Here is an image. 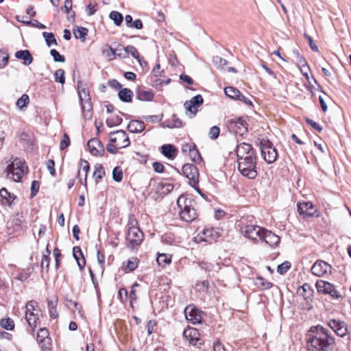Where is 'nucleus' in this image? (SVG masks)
I'll return each mask as SVG.
<instances>
[{
	"mask_svg": "<svg viewBox=\"0 0 351 351\" xmlns=\"http://www.w3.org/2000/svg\"><path fill=\"white\" fill-rule=\"evenodd\" d=\"M159 186L162 193L167 194L173 189V185L171 183L161 182Z\"/></svg>",
	"mask_w": 351,
	"mask_h": 351,
	"instance_id": "nucleus-49",
	"label": "nucleus"
},
{
	"mask_svg": "<svg viewBox=\"0 0 351 351\" xmlns=\"http://www.w3.org/2000/svg\"><path fill=\"white\" fill-rule=\"evenodd\" d=\"M55 163L53 160H48L47 162V167L51 175L54 176L56 174Z\"/></svg>",
	"mask_w": 351,
	"mask_h": 351,
	"instance_id": "nucleus-62",
	"label": "nucleus"
},
{
	"mask_svg": "<svg viewBox=\"0 0 351 351\" xmlns=\"http://www.w3.org/2000/svg\"><path fill=\"white\" fill-rule=\"evenodd\" d=\"M125 50L127 51L128 57L129 54H130L133 58L136 59L140 64H141V60L140 58L139 53L135 47H134L132 45H128L125 47Z\"/></svg>",
	"mask_w": 351,
	"mask_h": 351,
	"instance_id": "nucleus-39",
	"label": "nucleus"
},
{
	"mask_svg": "<svg viewBox=\"0 0 351 351\" xmlns=\"http://www.w3.org/2000/svg\"><path fill=\"white\" fill-rule=\"evenodd\" d=\"M168 124L167 127L173 128H180L182 126V121L178 118L175 114H173L171 117V119L167 121Z\"/></svg>",
	"mask_w": 351,
	"mask_h": 351,
	"instance_id": "nucleus-43",
	"label": "nucleus"
},
{
	"mask_svg": "<svg viewBox=\"0 0 351 351\" xmlns=\"http://www.w3.org/2000/svg\"><path fill=\"white\" fill-rule=\"evenodd\" d=\"M300 69L301 72L303 73V75L306 77V79L308 78V71L309 70V67L307 65L306 61L304 59H302L300 61Z\"/></svg>",
	"mask_w": 351,
	"mask_h": 351,
	"instance_id": "nucleus-54",
	"label": "nucleus"
},
{
	"mask_svg": "<svg viewBox=\"0 0 351 351\" xmlns=\"http://www.w3.org/2000/svg\"><path fill=\"white\" fill-rule=\"evenodd\" d=\"M73 254L74 258L77 262V265L80 269L81 270L83 269L86 265V261L82 252L81 248L78 246H75L73 249Z\"/></svg>",
	"mask_w": 351,
	"mask_h": 351,
	"instance_id": "nucleus-26",
	"label": "nucleus"
},
{
	"mask_svg": "<svg viewBox=\"0 0 351 351\" xmlns=\"http://www.w3.org/2000/svg\"><path fill=\"white\" fill-rule=\"evenodd\" d=\"M116 56H118L121 58H128L125 47H120L116 49Z\"/></svg>",
	"mask_w": 351,
	"mask_h": 351,
	"instance_id": "nucleus-61",
	"label": "nucleus"
},
{
	"mask_svg": "<svg viewBox=\"0 0 351 351\" xmlns=\"http://www.w3.org/2000/svg\"><path fill=\"white\" fill-rule=\"evenodd\" d=\"M255 285L257 287H258L263 289H265V290L269 289L273 286V284L271 282L266 280L265 279H264L263 278H261V277H258L256 278Z\"/></svg>",
	"mask_w": 351,
	"mask_h": 351,
	"instance_id": "nucleus-36",
	"label": "nucleus"
},
{
	"mask_svg": "<svg viewBox=\"0 0 351 351\" xmlns=\"http://www.w3.org/2000/svg\"><path fill=\"white\" fill-rule=\"evenodd\" d=\"M162 154L169 159H173L177 153V149L171 144L164 145L161 147Z\"/></svg>",
	"mask_w": 351,
	"mask_h": 351,
	"instance_id": "nucleus-27",
	"label": "nucleus"
},
{
	"mask_svg": "<svg viewBox=\"0 0 351 351\" xmlns=\"http://www.w3.org/2000/svg\"><path fill=\"white\" fill-rule=\"evenodd\" d=\"M37 342L40 344L43 343V348H47V345L46 343H49L50 339L49 338V332L48 330L45 328H40L37 332L36 337Z\"/></svg>",
	"mask_w": 351,
	"mask_h": 351,
	"instance_id": "nucleus-23",
	"label": "nucleus"
},
{
	"mask_svg": "<svg viewBox=\"0 0 351 351\" xmlns=\"http://www.w3.org/2000/svg\"><path fill=\"white\" fill-rule=\"evenodd\" d=\"M306 337L308 351H331L335 344V339L326 328L320 326H312Z\"/></svg>",
	"mask_w": 351,
	"mask_h": 351,
	"instance_id": "nucleus-2",
	"label": "nucleus"
},
{
	"mask_svg": "<svg viewBox=\"0 0 351 351\" xmlns=\"http://www.w3.org/2000/svg\"><path fill=\"white\" fill-rule=\"evenodd\" d=\"M240 231L243 235L252 239H261L264 228L256 225H245L243 222L240 224Z\"/></svg>",
	"mask_w": 351,
	"mask_h": 351,
	"instance_id": "nucleus-9",
	"label": "nucleus"
},
{
	"mask_svg": "<svg viewBox=\"0 0 351 351\" xmlns=\"http://www.w3.org/2000/svg\"><path fill=\"white\" fill-rule=\"evenodd\" d=\"M57 303H58L57 300H48L49 312L51 317L53 318V319L56 318L58 315L57 310H56Z\"/></svg>",
	"mask_w": 351,
	"mask_h": 351,
	"instance_id": "nucleus-37",
	"label": "nucleus"
},
{
	"mask_svg": "<svg viewBox=\"0 0 351 351\" xmlns=\"http://www.w3.org/2000/svg\"><path fill=\"white\" fill-rule=\"evenodd\" d=\"M50 263V258L47 256V255H43L42 261H41V267L42 269L45 268L46 271H48Z\"/></svg>",
	"mask_w": 351,
	"mask_h": 351,
	"instance_id": "nucleus-60",
	"label": "nucleus"
},
{
	"mask_svg": "<svg viewBox=\"0 0 351 351\" xmlns=\"http://www.w3.org/2000/svg\"><path fill=\"white\" fill-rule=\"evenodd\" d=\"M184 314L186 319L193 324L202 322L203 312L194 306H187L184 309Z\"/></svg>",
	"mask_w": 351,
	"mask_h": 351,
	"instance_id": "nucleus-13",
	"label": "nucleus"
},
{
	"mask_svg": "<svg viewBox=\"0 0 351 351\" xmlns=\"http://www.w3.org/2000/svg\"><path fill=\"white\" fill-rule=\"evenodd\" d=\"M260 239L271 247L277 246L280 241L278 235L265 229H263Z\"/></svg>",
	"mask_w": 351,
	"mask_h": 351,
	"instance_id": "nucleus-19",
	"label": "nucleus"
},
{
	"mask_svg": "<svg viewBox=\"0 0 351 351\" xmlns=\"http://www.w3.org/2000/svg\"><path fill=\"white\" fill-rule=\"evenodd\" d=\"M105 175V171L104 170L103 166L101 164H96L95 166V171L93 172V177L95 180L96 183H98Z\"/></svg>",
	"mask_w": 351,
	"mask_h": 351,
	"instance_id": "nucleus-31",
	"label": "nucleus"
},
{
	"mask_svg": "<svg viewBox=\"0 0 351 351\" xmlns=\"http://www.w3.org/2000/svg\"><path fill=\"white\" fill-rule=\"evenodd\" d=\"M25 319L29 327L32 328V332H33L37 326V322L38 321V314L34 312L25 311Z\"/></svg>",
	"mask_w": 351,
	"mask_h": 351,
	"instance_id": "nucleus-28",
	"label": "nucleus"
},
{
	"mask_svg": "<svg viewBox=\"0 0 351 351\" xmlns=\"http://www.w3.org/2000/svg\"><path fill=\"white\" fill-rule=\"evenodd\" d=\"M88 147L91 154L97 156L104 152L101 143L97 138H91L88 142Z\"/></svg>",
	"mask_w": 351,
	"mask_h": 351,
	"instance_id": "nucleus-20",
	"label": "nucleus"
},
{
	"mask_svg": "<svg viewBox=\"0 0 351 351\" xmlns=\"http://www.w3.org/2000/svg\"><path fill=\"white\" fill-rule=\"evenodd\" d=\"M73 2L72 0H65L64 7L61 8V10H64L67 14V20L69 21H74L75 20V12L72 11Z\"/></svg>",
	"mask_w": 351,
	"mask_h": 351,
	"instance_id": "nucleus-30",
	"label": "nucleus"
},
{
	"mask_svg": "<svg viewBox=\"0 0 351 351\" xmlns=\"http://www.w3.org/2000/svg\"><path fill=\"white\" fill-rule=\"evenodd\" d=\"M122 122V118L117 116L114 119H112V121L110 119H108L106 123L109 126L117 125H119Z\"/></svg>",
	"mask_w": 351,
	"mask_h": 351,
	"instance_id": "nucleus-64",
	"label": "nucleus"
},
{
	"mask_svg": "<svg viewBox=\"0 0 351 351\" xmlns=\"http://www.w3.org/2000/svg\"><path fill=\"white\" fill-rule=\"evenodd\" d=\"M70 145V139L66 134L63 135L62 139L60 142V148L63 150Z\"/></svg>",
	"mask_w": 351,
	"mask_h": 351,
	"instance_id": "nucleus-57",
	"label": "nucleus"
},
{
	"mask_svg": "<svg viewBox=\"0 0 351 351\" xmlns=\"http://www.w3.org/2000/svg\"><path fill=\"white\" fill-rule=\"evenodd\" d=\"M50 54L53 58L55 62H64L65 61V58L64 56L60 55V53L56 49H51L50 51Z\"/></svg>",
	"mask_w": 351,
	"mask_h": 351,
	"instance_id": "nucleus-52",
	"label": "nucleus"
},
{
	"mask_svg": "<svg viewBox=\"0 0 351 351\" xmlns=\"http://www.w3.org/2000/svg\"><path fill=\"white\" fill-rule=\"evenodd\" d=\"M145 128V123L142 121L132 120L128 125V130L132 133H140Z\"/></svg>",
	"mask_w": 351,
	"mask_h": 351,
	"instance_id": "nucleus-24",
	"label": "nucleus"
},
{
	"mask_svg": "<svg viewBox=\"0 0 351 351\" xmlns=\"http://www.w3.org/2000/svg\"><path fill=\"white\" fill-rule=\"evenodd\" d=\"M328 325L337 335L341 337H345L348 332V328L344 322L332 319L329 321Z\"/></svg>",
	"mask_w": 351,
	"mask_h": 351,
	"instance_id": "nucleus-17",
	"label": "nucleus"
},
{
	"mask_svg": "<svg viewBox=\"0 0 351 351\" xmlns=\"http://www.w3.org/2000/svg\"><path fill=\"white\" fill-rule=\"evenodd\" d=\"M112 178L115 182H120L123 178V172L120 167H117L112 171Z\"/></svg>",
	"mask_w": 351,
	"mask_h": 351,
	"instance_id": "nucleus-51",
	"label": "nucleus"
},
{
	"mask_svg": "<svg viewBox=\"0 0 351 351\" xmlns=\"http://www.w3.org/2000/svg\"><path fill=\"white\" fill-rule=\"evenodd\" d=\"M73 34L77 39H81L84 41L88 34V29L83 27H77V29H73Z\"/></svg>",
	"mask_w": 351,
	"mask_h": 351,
	"instance_id": "nucleus-33",
	"label": "nucleus"
},
{
	"mask_svg": "<svg viewBox=\"0 0 351 351\" xmlns=\"http://www.w3.org/2000/svg\"><path fill=\"white\" fill-rule=\"evenodd\" d=\"M0 326L5 330H12L14 328V323L10 318L2 319L0 322Z\"/></svg>",
	"mask_w": 351,
	"mask_h": 351,
	"instance_id": "nucleus-41",
	"label": "nucleus"
},
{
	"mask_svg": "<svg viewBox=\"0 0 351 351\" xmlns=\"http://www.w3.org/2000/svg\"><path fill=\"white\" fill-rule=\"evenodd\" d=\"M65 72L63 69H59L56 70L54 73V80L56 82L60 83L61 84H64L65 82Z\"/></svg>",
	"mask_w": 351,
	"mask_h": 351,
	"instance_id": "nucleus-42",
	"label": "nucleus"
},
{
	"mask_svg": "<svg viewBox=\"0 0 351 351\" xmlns=\"http://www.w3.org/2000/svg\"><path fill=\"white\" fill-rule=\"evenodd\" d=\"M0 197L3 200L5 201V203L9 206L11 205L10 199L13 197V195L10 193L5 188L0 189Z\"/></svg>",
	"mask_w": 351,
	"mask_h": 351,
	"instance_id": "nucleus-44",
	"label": "nucleus"
},
{
	"mask_svg": "<svg viewBox=\"0 0 351 351\" xmlns=\"http://www.w3.org/2000/svg\"><path fill=\"white\" fill-rule=\"evenodd\" d=\"M220 237L219 232L214 228L204 229L195 237L197 242H206L211 243Z\"/></svg>",
	"mask_w": 351,
	"mask_h": 351,
	"instance_id": "nucleus-11",
	"label": "nucleus"
},
{
	"mask_svg": "<svg viewBox=\"0 0 351 351\" xmlns=\"http://www.w3.org/2000/svg\"><path fill=\"white\" fill-rule=\"evenodd\" d=\"M17 59L23 60V64L28 66L33 62V57L28 50H20L15 53Z\"/></svg>",
	"mask_w": 351,
	"mask_h": 351,
	"instance_id": "nucleus-25",
	"label": "nucleus"
},
{
	"mask_svg": "<svg viewBox=\"0 0 351 351\" xmlns=\"http://www.w3.org/2000/svg\"><path fill=\"white\" fill-rule=\"evenodd\" d=\"M224 93L227 97L235 100H237L241 93L239 90L232 86L226 87L224 88Z\"/></svg>",
	"mask_w": 351,
	"mask_h": 351,
	"instance_id": "nucleus-32",
	"label": "nucleus"
},
{
	"mask_svg": "<svg viewBox=\"0 0 351 351\" xmlns=\"http://www.w3.org/2000/svg\"><path fill=\"white\" fill-rule=\"evenodd\" d=\"M228 128L230 132L239 136H243L247 132V123L241 118L229 121Z\"/></svg>",
	"mask_w": 351,
	"mask_h": 351,
	"instance_id": "nucleus-12",
	"label": "nucleus"
},
{
	"mask_svg": "<svg viewBox=\"0 0 351 351\" xmlns=\"http://www.w3.org/2000/svg\"><path fill=\"white\" fill-rule=\"evenodd\" d=\"M331 267L324 261H317L311 267V272L316 276H322L330 271Z\"/></svg>",
	"mask_w": 351,
	"mask_h": 351,
	"instance_id": "nucleus-18",
	"label": "nucleus"
},
{
	"mask_svg": "<svg viewBox=\"0 0 351 351\" xmlns=\"http://www.w3.org/2000/svg\"><path fill=\"white\" fill-rule=\"evenodd\" d=\"M219 132H220V129L219 127L217 126H213L210 129V131H209V137L211 138V139H216L219 135Z\"/></svg>",
	"mask_w": 351,
	"mask_h": 351,
	"instance_id": "nucleus-56",
	"label": "nucleus"
},
{
	"mask_svg": "<svg viewBox=\"0 0 351 351\" xmlns=\"http://www.w3.org/2000/svg\"><path fill=\"white\" fill-rule=\"evenodd\" d=\"M260 149L264 160L271 164L278 158V153L273 143L267 139H262L260 142Z\"/></svg>",
	"mask_w": 351,
	"mask_h": 351,
	"instance_id": "nucleus-6",
	"label": "nucleus"
},
{
	"mask_svg": "<svg viewBox=\"0 0 351 351\" xmlns=\"http://www.w3.org/2000/svg\"><path fill=\"white\" fill-rule=\"evenodd\" d=\"M9 59L8 53L5 51L0 50V67L3 68L5 66Z\"/></svg>",
	"mask_w": 351,
	"mask_h": 351,
	"instance_id": "nucleus-55",
	"label": "nucleus"
},
{
	"mask_svg": "<svg viewBox=\"0 0 351 351\" xmlns=\"http://www.w3.org/2000/svg\"><path fill=\"white\" fill-rule=\"evenodd\" d=\"M202 104L203 98L202 95H197L193 97L191 100L186 101L184 104V106L186 111H189L192 115L194 116L197 113L198 107Z\"/></svg>",
	"mask_w": 351,
	"mask_h": 351,
	"instance_id": "nucleus-15",
	"label": "nucleus"
},
{
	"mask_svg": "<svg viewBox=\"0 0 351 351\" xmlns=\"http://www.w3.org/2000/svg\"><path fill=\"white\" fill-rule=\"evenodd\" d=\"M80 169H79V171H78V175H80L81 170H82L85 173V178H84V185L85 186H86V184H87V182H86L87 175H88V171L90 169V166H89L88 162L86 160H82V159L80 160Z\"/></svg>",
	"mask_w": 351,
	"mask_h": 351,
	"instance_id": "nucleus-38",
	"label": "nucleus"
},
{
	"mask_svg": "<svg viewBox=\"0 0 351 351\" xmlns=\"http://www.w3.org/2000/svg\"><path fill=\"white\" fill-rule=\"evenodd\" d=\"M40 187V184L38 181L34 180L31 184V197H33L38 193Z\"/></svg>",
	"mask_w": 351,
	"mask_h": 351,
	"instance_id": "nucleus-58",
	"label": "nucleus"
},
{
	"mask_svg": "<svg viewBox=\"0 0 351 351\" xmlns=\"http://www.w3.org/2000/svg\"><path fill=\"white\" fill-rule=\"evenodd\" d=\"M177 204L180 209L179 214L182 220L191 222L197 218L195 202L191 197L181 195L177 200Z\"/></svg>",
	"mask_w": 351,
	"mask_h": 351,
	"instance_id": "nucleus-3",
	"label": "nucleus"
},
{
	"mask_svg": "<svg viewBox=\"0 0 351 351\" xmlns=\"http://www.w3.org/2000/svg\"><path fill=\"white\" fill-rule=\"evenodd\" d=\"M77 87L79 97L81 101L82 110L84 112H90L92 108V106L90 103V97L88 91L84 88H81L80 86V83L78 84Z\"/></svg>",
	"mask_w": 351,
	"mask_h": 351,
	"instance_id": "nucleus-14",
	"label": "nucleus"
},
{
	"mask_svg": "<svg viewBox=\"0 0 351 351\" xmlns=\"http://www.w3.org/2000/svg\"><path fill=\"white\" fill-rule=\"evenodd\" d=\"M137 98L141 101H152L154 93L149 90H141L137 94Z\"/></svg>",
	"mask_w": 351,
	"mask_h": 351,
	"instance_id": "nucleus-34",
	"label": "nucleus"
},
{
	"mask_svg": "<svg viewBox=\"0 0 351 351\" xmlns=\"http://www.w3.org/2000/svg\"><path fill=\"white\" fill-rule=\"evenodd\" d=\"M192 160L195 162H199L202 160L201 155L195 145L189 154Z\"/></svg>",
	"mask_w": 351,
	"mask_h": 351,
	"instance_id": "nucleus-48",
	"label": "nucleus"
},
{
	"mask_svg": "<svg viewBox=\"0 0 351 351\" xmlns=\"http://www.w3.org/2000/svg\"><path fill=\"white\" fill-rule=\"evenodd\" d=\"M43 36L45 40L47 45L49 47L52 44L57 45V41L53 33L43 32Z\"/></svg>",
	"mask_w": 351,
	"mask_h": 351,
	"instance_id": "nucleus-40",
	"label": "nucleus"
},
{
	"mask_svg": "<svg viewBox=\"0 0 351 351\" xmlns=\"http://www.w3.org/2000/svg\"><path fill=\"white\" fill-rule=\"evenodd\" d=\"M27 166L25 165V162L23 160L15 158L11 161L6 168L5 171L7 172V177L12 178L15 182H20L23 175L27 172Z\"/></svg>",
	"mask_w": 351,
	"mask_h": 351,
	"instance_id": "nucleus-5",
	"label": "nucleus"
},
{
	"mask_svg": "<svg viewBox=\"0 0 351 351\" xmlns=\"http://www.w3.org/2000/svg\"><path fill=\"white\" fill-rule=\"evenodd\" d=\"M109 136L110 142L114 143L118 148H125L130 145V138L127 133L123 130H120L112 132Z\"/></svg>",
	"mask_w": 351,
	"mask_h": 351,
	"instance_id": "nucleus-8",
	"label": "nucleus"
},
{
	"mask_svg": "<svg viewBox=\"0 0 351 351\" xmlns=\"http://www.w3.org/2000/svg\"><path fill=\"white\" fill-rule=\"evenodd\" d=\"M103 53L105 54L110 60H112L116 57V49H112L111 47L106 45L102 51Z\"/></svg>",
	"mask_w": 351,
	"mask_h": 351,
	"instance_id": "nucleus-50",
	"label": "nucleus"
},
{
	"mask_svg": "<svg viewBox=\"0 0 351 351\" xmlns=\"http://www.w3.org/2000/svg\"><path fill=\"white\" fill-rule=\"evenodd\" d=\"M119 98L123 102H131L134 96L133 92L127 88H122L118 93Z\"/></svg>",
	"mask_w": 351,
	"mask_h": 351,
	"instance_id": "nucleus-29",
	"label": "nucleus"
},
{
	"mask_svg": "<svg viewBox=\"0 0 351 351\" xmlns=\"http://www.w3.org/2000/svg\"><path fill=\"white\" fill-rule=\"evenodd\" d=\"M110 18L114 21L116 25H120L123 21V16L117 11H112L110 14Z\"/></svg>",
	"mask_w": 351,
	"mask_h": 351,
	"instance_id": "nucleus-46",
	"label": "nucleus"
},
{
	"mask_svg": "<svg viewBox=\"0 0 351 351\" xmlns=\"http://www.w3.org/2000/svg\"><path fill=\"white\" fill-rule=\"evenodd\" d=\"M183 335L189 341V343L196 345L199 340V332L197 329L189 328L184 330Z\"/></svg>",
	"mask_w": 351,
	"mask_h": 351,
	"instance_id": "nucleus-22",
	"label": "nucleus"
},
{
	"mask_svg": "<svg viewBox=\"0 0 351 351\" xmlns=\"http://www.w3.org/2000/svg\"><path fill=\"white\" fill-rule=\"evenodd\" d=\"M156 261L158 263V265L165 267V265H169L171 263V258L169 254H160L158 255Z\"/></svg>",
	"mask_w": 351,
	"mask_h": 351,
	"instance_id": "nucleus-35",
	"label": "nucleus"
},
{
	"mask_svg": "<svg viewBox=\"0 0 351 351\" xmlns=\"http://www.w3.org/2000/svg\"><path fill=\"white\" fill-rule=\"evenodd\" d=\"M108 85L112 88H114L116 90H121L122 85L117 80H110L108 81Z\"/></svg>",
	"mask_w": 351,
	"mask_h": 351,
	"instance_id": "nucleus-63",
	"label": "nucleus"
},
{
	"mask_svg": "<svg viewBox=\"0 0 351 351\" xmlns=\"http://www.w3.org/2000/svg\"><path fill=\"white\" fill-rule=\"evenodd\" d=\"M29 102V96L27 94H23L17 101L16 103V106L20 108L23 109L24 107H25Z\"/></svg>",
	"mask_w": 351,
	"mask_h": 351,
	"instance_id": "nucleus-45",
	"label": "nucleus"
},
{
	"mask_svg": "<svg viewBox=\"0 0 351 351\" xmlns=\"http://www.w3.org/2000/svg\"><path fill=\"white\" fill-rule=\"evenodd\" d=\"M138 259L137 258H132L127 262L126 269L129 271H132L138 267Z\"/></svg>",
	"mask_w": 351,
	"mask_h": 351,
	"instance_id": "nucleus-47",
	"label": "nucleus"
},
{
	"mask_svg": "<svg viewBox=\"0 0 351 351\" xmlns=\"http://www.w3.org/2000/svg\"><path fill=\"white\" fill-rule=\"evenodd\" d=\"M291 267V263L289 261H285L279 265L277 268V271L280 274H285Z\"/></svg>",
	"mask_w": 351,
	"mask_h": 351,
	"instance_id": "nucleus-53",
	"label": "nucleus"
},
{
	"mask_svg": "<svg viewBox=\"0 0 351 351\" xmlns=\"http://www.w3.org/2000/svg\"><path fill=\"white\" fill-rule=\"evenodd\" d=\"M297 206L298 213L304 217H313L316 212L314 205L311 202H299Z\"/></svg>",
	"mask_w": 351,
	"mask_h": 351,
	"instance_id": "nucleus-16",
	"label": "nucleus"
},
{
	"mask_svg": "<svg viewBox=\"0 0 351 351\" xmlns=\"http://www.w3.org/2000/svg\"><path fill=\"white\" fill-rule=\"evenodd\" d=\"M199 266L202 269L208 273L209 276H214L215 272L220 269L219 263H212L207 261H202L199 263Z\"/></svg>",
	"mask_w": 351,
	"mask_h": 351,
	"instance_id": "nucleus-21",
	"label": "nucleus"
},
{
	"mask_svg": "<svg viewBox=\"0 0 351 351\" xmlns=\"http://www.w3.org/2000/svg\"><path fill=\"white\" fill-rule=\"evenodd\" d=\"M315 287L318 292L330 295L332 298L338 299L341 298V294L336 289L334 285L324 280H317Z\"/></svg>",
	"mask_w": 351,
	"mask_h": 351,
	"instance_id": "nucleus-10",
	"label": "nucleus"
},
{
	"mask_svg": "<svg viewBox=\"0 0 351 351\" xmlns=\"http://www.w3.org/2000/svg\"><path fill=\"white\" fill-rule=\"evenodd\" d=\"M137 225L136 219L131 220L128 224L126 242L127 246L132 250L140 245L143 240L144 234Z\"/></svg>",
	"mask_w": 351,
	"mask_h": 351,
	"instance_id": "nucleus-4",
	"label": "nucleus"
},
{
	"mask_svg": "<svg viewBox=\"0 0 351 351\" xmlns=\"http://www.w3.org/2000/svg\"><path fill=\"white\" fill-rule=\"evenodd\" d=\"M53 256L55 257L56 261V267L58 269L60 265V262L61 259V252L59 249L55 248L53 250Z\"/></svg>",
	"mask_w": 351,
	"mask_h": 351,
	"instance_id": "nucleus-59",
	"label": "nucleus"
},
{
	"mask_svg": "<svg viewBox=\"0 0 351 351\" xmlns=\"http://www.w3.org/2000/svg\"><path fill=\"white\" fill-rule=\"evenodd\" d=\"M183 174L189 179L190 185L194 189H198L199 171L193 164H185L182 167Z\"/></svg>",
	"mask_w": 351,
	"mask_h": 351,
	"instance_id": "nucleus-7",
	"label": "nucleus"
},
{
	"mask_svg": "<svg viewBox=\"0 0 351 351\" xmlns=\"http://www.w3.org/2000/svg\"><path fill=\"white\" fill-rule=\"evenodd\" d=\"M238 169L243 176L254 179L258 175L256 151L250 144L242 143L236 148Z\"/></svg>",
	"mask_w": 351,
	"mask_h": 351,
	"instance_id": "nucleus-1",
	"label": "nucleus"
}]
</instances>
